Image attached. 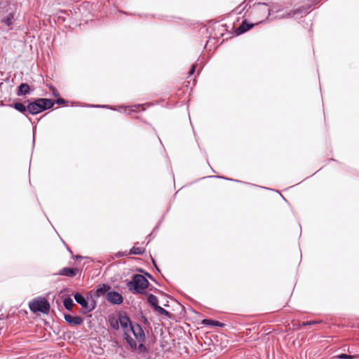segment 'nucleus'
<instances>
[{
  "label": "nucleus",
  "instance_id": "f8f14e48",
  "mask_svg": "<svg viewBox=\"0 0 359 359\" xmlns=\"http://www.w3.org/2000/svg\"><path fill=\"white\" fill-rule=\"evenodd\" d=\"M29 90L30 88L28 84L21 83L18 87L17 95L18 96L27 95V93H29Z\"/></svg>",
  "mask_w": 359,
  "mask_h": 359
},
{
  "label": "nucleus",
  "instance_id": "f3484780",
  "mask_svg": "<svg viewBox=\"0 0 359 359\" xmlns=\"http://www.w3.org/2000/svg\"><path fill=\"white\" fill-rule=\"evenodd\" d=\"M15 14L14 13H11L9 15L4 19L3 22L8 27H11L13 25V22L14 20Z\"/></svg>",
  "mask_w": 359,
  "mask_h": 359
},
{
  "label": "nucleus",
  "instance_id": "20e7f679",
  "mask_svg": "<svg viewBox=\"0 0 359 359\" xmlns=\"http://www.w3.org/2000/svg\"><path fill=\"white\" fill-rule=\"evenodd\" d=\"M149 281L140 274H136L133 276V280L129 282L128 287L130 290H133L135 293L142 294L148 287Z\"/></svg>",
  "mask_w": 359,
  "mask_h": 359
},
{
  "label": "nucleus",
  "instance_id": "6e6552de",
  "mask_svg": "<svg viewBox=\"0 0 359 359\" xmlns=\"http://www.w3.org/2000/svg\"><path fill=\"white\" fill-rule=\"evenodd\" d=\"M65 320L71 326H76L83 323V318L80 316H74L69 314H65Z\"/></svg>",
  "mask_w": 359,
  "mask_h": 359
},
{
  "label": "nucleus",
  "instance_id": "dca6fc26",
  "mask_svg": "<svg viewBox=\"0 0 359 359\" xmlns=\"http://www.w3.org/2000/svg\"><path fill=\"white\" fill-rule=\"evenodd\" d=\"M147 300H148V302L151 304V306L154 307V309L156 306H158V301L157 297H156L155 295H154V294H150L148 296V299H147Z\"/></svg>",
  "mask_w": 359,
  "mask_h": 359
},
{
  "label": "nucleus",
  "instance_id": "412c9836",
  "mask_svg": "<svg viewBox=\"0 0 359 359\" xmlns=\"http://www.w3.org/2000/svg\"><path fill=\"white\" fill-rule=\"evenodd\" d=\"M110 325L114 330H118L119 327V319L113 318L110 320Z\"/></svg>",
  "mask_w": 359,
  "mask_h": 359
},
{
  "label": "nucleus",
  "instance_id": "7ed1b4c3",
  "mask_svg": "<svg viewBox=\"0 0 359 359\" xmlns=\"http://www.w3.org/2000/svg\"><path fill=\"white\" fill-rule=\"evenodd\" d=\"M130 330H129V334L130 332L133 333L135 340L134 341L137 343V348L139 352L144 353L147 351L144 343L146 339L145 333L142 329V327L139 324H135L133 327H130Z\"/></svg>",
  "mask_w": 359,
  "mask_h": 359
},
{
  "label": "nucleus",
  "instance_id": "b1692460",
  "mask_svg": "<svg viewBox=\"0 0 359 359\" xmlns=\"http://www.w3.org/2000/svg\"><path fill=\"white\" fill-rule=\"evenodd\" d=\"M65 100L62 98H59L56 101V102L58 104H63V103H65Z\"/></svg>",
  "mask_w": 359,
  "mask_h": 359
},
{
  "label": "nucleus",
  "instance_id": "4468645a",
  "mask_svg": "<svg viewBox=\"0 0 359 359\" xmlns=\"http://www.w3.org/2000/svg\"><path fill=\"white\" fill-rule=\"evenodd\" d=\"M145 252V249L142 247L133 246L130 251L132 255H142Z\"/></svg>",
  "mask_w": 359,
  "mask_h": 359
},
{
  "label": "nucleus",
  "instance_id": "aec40b11",
  "mask_svg": "<svg viewBox=\"0 0 359 359\" xmlns=\"http://www.w3.org/2000/svg\"><path fill=\"white\" fill-rule=\"evenodd\" d=\"M336 357L338 358H340V359H353V358H358V355L357 354L347 355V354H345V353H341L340 355H337Z\"/></svg>",
  "mask_w": 359,
  "mask_h": 359
},
{
  "label": "nucleus",
  "instance_id": "f03ea898",
  "mask_svg": "<svg viewBox=\"0 0 359 359\" xmlns=\"http://www.w3.org/2000/svg\"><path fill=\"white\" fill-rule=\"evenodd\" d=\"M118 319L119 324L124 332L125 339L127 341L128 345L130 346L132 350H136L137 343L134 341V339H133L131 336L129 334V330H130V327H133L134 325L131 323L129 317H128L125 314H120Z\"/></svg>",
  "mask_w": 359,
  "mask_h": 359
},
{
  "label": "nucleus",
  "instance_id": "6ab92c4d",
  "mask_svg": "<svg viewBox=\"0 0 359 359\" xmlns=\"http://www.w3.org/2000/svg\"><path fill=\"white\" fill-rule=\"evenodd\" d=\"M155 311H157L159 314L161 315H164V316H170V313L166 311L165 309H164L163 308H162L161 306H156L155 308H154Z\"/></svg>",
  "mask_w": 359,
  "mask_h": 359
},
{
  "label": "nucleus",
  "instance_id": "a211bd4d",
  "mask_svg": "<svg viewBox=\"0 0 359 359\" xmlns=\"http://www.w3.org/2000/svg\"><path fill=\"white\" fill-rule=\"evenodd\" d=\"M64 306L69 311H72V306L74 305V302L72 299L70 297H67L65 299L64 302Z\"/></svg>",
  "mask_w": 359,
  "mask_h": 359
},
{
  "label": "nucleus",
  "instance_id": "2eb2a0df",
  "mask_svg": "<svg viewBox=\"0 0 359 359\" xmlns=\"http://www.w3.org/2000/svg\"><path fill=\"white\" fill-rule=\"evenodd\" d=\"M110 289L109 286L103 285L102 287H99L96 290L97 296L100 297L102 295H104L105 293H107L109 290Z\"/></svg>",
  "mask_w": 359,
  "mask_h": 359
},
{
  "label": "nucleus",
  "instance_id": "39448f33",
  "mask_svg": "<svg viewBox=\"0 0 359 359\" xmlns=\"http://www.w3.org/2000/svg\"><path fill=\"white\" fill-rule=\"evenodd\" d=\"M29 307L33 313L41 312L47 313L50 310V304L43 297H37L29 303Z\"/></svg>",
  "mask_w": 359,
  "mask_h": 359
},
{
  "label": "nucleus",
  "instance_id": "f257e3e1",
  "mask_svg": "<svg viewBox=\"0 0 359 359\" xmlns=\"http://www.w3.org/2000/svg\"><path fill=\"white\" fill-rule=\"evenodd\" d=\"M53 105L54 103L50 99L38 98L28 104V114H37L46 109L52 108Z\"/></svg>",
  "mask_w": 359,
  "mask_h": 359
},
{
  "label": "nucleus",
  "instance_id": "423d86ee",
  "mask_svg": "<svg viewBox=\"0 0 359 359\" xmlns=\"http://www.w3.org/2000/svg\"><path fill=\"white\" fill-rule=\"evenodd\" d=\"M76 302L82 306V313L86 314L92 311L95 307V303L92 301L88 302L81 294L76 293L74 295Z\"/></svg>",
  "mask_w": 359,
  "mask_h": 359
},
{
  "label": "nucleus",
  "instance_id": "9d476101",
  "mask_svg": "<svg viewBox=\"0 0 359 359\" xmlns=\"http://www.w3.org/2000/svg\"><path fill=\"white\" fill-rule=\"evenodd\" d=\"M254 26L253 24L248 23L246 20H243L242 22V24L240 25V27L237 29V33L238 34H243L248 30H250L251 28H252Z\"/></svg>",
  "mask_w": 359,
  "mask_h": 359
},
{
  "label": "nucleus",
  "instance_id": "4be33fe9",
  "mask_svg": "<svg viewBox=\"0 0 359 359\" xmlns=\"http://www.w3.org/2000/svg\"><path fill=\"white\" fill-rule=\"evenodd\" d=\"M317 323H318L317 321H306V322H303L300 325V326L312 325H316Z\"/></svg>",
  "mask_w": 359,
  "mask_h": 359
},
{
  "label": "nucleus",
  "instance_id": "9b49d317",
  "mask_svg": "<svg viewBox=\"0 0 359 359\" xmlns=\"http://www.w3.org/2000/svg\"><path fill=\"white\" fill-rule=\"evenodd\" d=\"M12 107H13V108L18 110V111L27 116V112L28 113V105L25 106L22 103L15 102L12 105Z\"/></svg>",
  "mask_w": 359,
  "mask_h": 359
},
{
  "label": "nucleus",
  "instance_id": "1a4fd4ad",
  "mask_svg": "<svg viewBox=\"0 0 359 359\" xmlns=\"http://www.w3.org/2000/svg\"><path fill=\"white\" fill-rule=\"evenodd\" d=\"M78 271L77 269L65 267L60 270V274L68 277H74Z\"/></svg>",
  "mask_w": 359,
  "mask_h": 359
},
{
  "label": "nucleus",
  "instance_id": "5701e85b",
  "mask_svg": "<svg viewBox=\"0 0 359 359\" xmlns=\"http://www.w3.org/2000/svg\"><path fill=\"white\" fill-rule=\"evenodd\" d=\"M196 71V65H193L189 71V75L191 76L194 74Z\"/></svg>",
  "mask_w": 359,
  "mask_h": 359
},
{
  "label": "nucleus",
  "instance_id": "ddd939ff",
  "mask_svg": "<svg viewBox=\"0 0 359 359\" xmlns=\"http://www.w3.org/2000/svg\"><path fill=\"white\" fill-rule=\"evenodd\" d=\"M202 323L205 325H211V326H218L223 327L224 325L222 323H220L217 320H213L210 319H204Z\"/></svg>",
  "mask_w": 359,
  "mask_h": 359
},
{
  "label": "nucleus",
  "instance_id": "0eeeda50",
  "mask_svg": "<svg viewBox=\"0 0 359 359\" xmlns=\"http://www.w3.org/2000/svg\"><path fill=\"white\" fill-rule=\"evenodd\" d=\"M107 299L111 304H121L123 302V297L116 292H108L107 293Z\"/></svg>",
  "mask_w": 359,
  "mask_h": 359
}]
</instances>
